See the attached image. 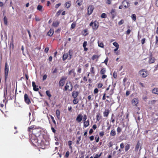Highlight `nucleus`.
Masks as SVG:
<instances>
[{"mask_svg": "<svg viewBox=\"0 0 158 158\" xmlns=\"http://www.w3.org/2000/svg\"><path fill=\"white\" fill-rule=\"evenodd\" d=\"M69 82H67L65 85L64 86V91H66L67 90H68L69 91Z\"/></svg>", "mask_w": 158, "mask_h": 158, "instance_id": "18", "label": "nucleus"}, {"mask_svg": "<svg viewBox=\"0 0 158 158\" xmlns=\"http://www.w3.org/2000/svg\"><path fill=\"white\" fill-rule=\"evenodd\" d=\"M24 101L27 104L29 105L31 103V101L28 97V95L27 94H24Z\"/></svg>", "mask_w": 158, "mask_h": 158, "instance_id": "8", "label": "nucleus"}, {"mask_svg": "<svg viewBox=\"0 0 158 158\" xmlns=\"http://www.w3.org/2000/svg\"><path fill=\"white\" fill-rule=\"evenodd\" d=\"M68 145H69V148L71 149H72V147L71 146V145L72 144V142L71 141H69V142H68Z\"/></svg>", "mask_w": 158, "mask_h": 158, "instance_id": "62", "label": "nucleus"}, {"mask_svg": "<svg viewBox=\"0 0 158 158\" xmlns=\"http://www.w3.org/2000/svg\"><path fill=\"white\" fill-rule=\"evenodd\" d=\"M117 131L118 133H119L121 131L122 129L120 127H118L117 128Z\"/></svg>", "mask_w": 158, "mask_h": 158, "instance_id": "63", "label": "nucleus"}, {"mask_svg": "<svg viewBox=\"0 0 158 158\" xmlns=\"http://www.w3.org/2000/svg\"><path fill=\"white\" fill-rule=\"evenodd\" d=\"M125 2H126L127 4V5H124V7L125 8H128L130 6V3H129L126 0H124L123 1L122 4L123 5L124 4Z\"/></svg>", "mask_w": 158, "mask_h": 158, "instance_id": "21", "label": "nucleus"}, {"mask_svg": "<svg viewBox=\"0 0 158 158\" xmlns=\"http://www.w3.org/2000/svg\"><path fill=\"white\" fill-rule=\"evenodd\" d=\"M71 6V2L70 1H68L64 4V6L67 9L69 8Z\"/></svg>", "mask_w": 158, "mask_h": 158, "instance_id": "17", "label": "nucleus"}, {"mask_svg": "<svg viewBox=\"0 0 158 158\" xmlns=\"http://www.w3.org/2000/svg\"><path fill=\"white\" fill-rule=\"evenodd\" d=\"M11 46H12V48H14V44H13V37L12 36V38H11V42L10 43V47H11Z\"/></svg>", "mask_w": 158, "mask_h": 158, "instance_id": "48", "label": "nucleus"}, {"mask_svg": "<svg viewBox=\"0 0 158 158\" xmlns=\"http://www.w3.org/2000/svg\"><path fill=\"white\" fill-rule=\"evenodd\" d=\"M109 113V110L108 109H106L103 112V115L104 117H107Z\"/></svg>", "mask_w": 158, "mask_h": 158, "instance_id": "23", "label": "nucleus"}, {"mask_svg": "<svg viewBox=\"0 0 158 158\" xmlns=\"http://www.w3.org/2000/svg\"><path fill=\"white\" fill-rule=\"evenodd\" d=\"M37 136H36L34 134H29V139L30 141H31V139H35L37 138Z\"/></svg>", "mask_w": 158, "mask_h": 158, "instance_id": "20", "label": "nucleus"}, {"mask_svg": "<svg viewBox=\"0 0 158 158\" xmlns=\"http://www.w3.org/2000/svg\"><path fill=\"white\" fill-rule=\"evenodd\" d=\"M124 22V21L123 19L121 20L120 21H119L118 23V24L119 25H120L123 23Z\"/></svg>", "mask_w": 158, "mask_h": 158, "instance_id": "61", "label": "nucleus"}, {"mask_svg": "<svg viewBox=\"0 0 158 158\" xmlns=\"http://www.w3.org/2000/svg\"><path fill=\"white\" fill-rule=\"evenodd\" d=\"M102 116L100 113H98L96 116L97 120L98 121H99L101 118Z\"/></svg>", "mask_w": 158, "mask_h": 158, "instance_id": "39", "label": "nucleus"}, {"mask_svg": "<svg viewBox=\"0 0 158 158\" xmlns=\"http://www.w3.org/2000/svg\"><path fill=\"white\" fill-rule=\"evenodd\" d=\"M35 128L34 125H32L28 128L27 130L29 132V134H32V131Z\"/></svg>", "mask_w": 158, "mask_h": 158, "instance_id": "16", "label": "nucleus"}, {"mask_svg": "<svg viewBox=\"0 0 158 158\" xmlns=\"http://www.w3.org/2000/svg\"><path fill=\"white\" fill-rule=\"evenodd\" d=\"M139 146L140 143L139 141L137 143L135 147V150L136 152H137L138 151L139 148Z\"/></svg>", "mask_w": 158, "mask_h": 158, "instance_id": "26", "label": "nucleus"}, {"mask_svg": "<svg viewBox=\"0 0 158 158\" xmlns=\"http://www.w3.org/2000/svg\"><path fill=\"white\" fill-rule=\"evenodd\" d=\"M41 138H40V141L38 142L37 146H39L41 148L44 149L45 148V146L47 145L46 143L47 142L46 141L45 139L43 138L42 135H41Z\"/></svg>", "mask_w": 158, "mask_h": 158, "instance_id": "1", "label": "nucleus"}, {"mask_svg": "<svg viewBox=\"0 0 158 158\" xmlns=\"http://www.w3.org/2000/svg\"><path fill=\"white\" fill-rule=\"evenodd\" d=\"M84 33L83 34V35L85 36H86L88 34V33L87 32L88 30L87 29H85L84 30Z\"/></svg>", "mask_w": 158, "mask_h": 158, "instance_id": "51", "label": "nucleus"}, {"mask_svg": "<svg viewBox=\"0 0 158 158\" xmlns=\"http://www.w3.org/2000/svg\"><path fill=\"white\" fill-rule=\"evenodd\" d=\"M100 56V55H94L92 57L93 60H95L96 59H98Z\"/></svg>", "mask_w": 158, "mask_h": 158, "instance_id": "35", "label": "nucleus"}, {"mask_svg": "<svg viewBox=\"0 0 158 158\" xmlns=\"http://www.w3.org/2000/svg\"><path fill=\"white\" fill-rule=\"evenodd\" d=\"M124 147V144L123 143H121L120 144V148L121 149H123Z\"/></svg>", "mask_w": 158, "mask_h": 158, "instance_id": "64", "label": "nucleus"}, {"mask_svg": "<svg viewBox=\"0 0 158 158\" xmlns=\"http://www.w3.org/2000/svg\"><path fill=\"white\" fill-rule=\"evenodd\" d=\"M9 67L7 62H6L5 66V80L6 81L8 76Z\"/></svg>", "mask_w": 158, "mask_h": 158, "instance_id": "4", "label": "nucleus"}, {"mask_svg": "<svg viewBox=\"0 0 158 158\" xmlns=\"http://www.w3.org/2000/svg\"><path fill=\"white\" fill-rule=\"evenodd\" d=\"M130 145L129 144H127L125 147V152L127 151L130 148Z\"/></svg>", "mask_w": 158, "mask_h": 158, "instance_id": "43", "label": "nucleus"}, {"mask_svg": "<svg viewBox=\"0 0 158 158\" xmlns=\"http://www.w3.org/2000/svg\"><path fill=\"white\" fill-rule=\"evenodd\" d=\"M76 22H74L71 24V26L70 27L71 29H73L76 26Z\"/></svg>", "mask_w": 158, "mask_h": 158, "instance_id": "32", "label": "nucleus"}, {"mask_svg": "<svg viewBox=\"0 0 158 158\" xmlns=\"http://www.w3.org/2000/svg\"><path fill=\"white\" fill-rule=\"evenodd\" d=\"M133 105L136 106L138 103V100L137 98H134L131 101Z\"/></svg>", "mask_w": 158, "mask_h": 158, "instance_id": "13", "label": "nucleus"}, {"mask_svg": "<svg viewBox=\"0 0 158 158\" xmlns=\"http://www.w3.org/2000/svg\"><path fill=\"white\" fill-rule=\"evenodd\" d=\"M114 114H112L111 115L110 118V122H111L113 123H114L115 122V118H114Z\"/></svg>", "mask_w": 158, "mask_h": 158, "instance_id": "38", "label": "nucleus"}, {"mask_svg": "<svg viewBox=\"0 0 158 158\" xmlns=\"http://www.w3.org/2000/svg\"><path fill=\"white\" fill-rule=\"evenodd\" d=\"M155 58L152 56V54H151L149 59V63L152 64L154 63L155 61Z\"/></svg>", "mask_w": 158, "mask_h": 158, "instance_id": "15", "label": "nucleus"}, {"mask_svg": "<svg viewBox=\"0 0 158 158\" xmlns=\"http://www.w3.org/2000/svg\"><path fill=\"white\" fill-rule=\"evenodd\" d=\"M94 9V7L92 5L89 6L88 8V14L89 15H90L93 12Z\"/></svg>", "mask_w": 158, "mask_h": 158, "instance_id": "10", "label": "nucleus"}, {"mask_svg": "<svg viewBox=\"0 0 158 158\" xmlns=\"http://www.w3.org/2000/svg\"><path fill=\"white\" fill-rule=\"evenodd\" d=\"M67 79V77H62L59 81V86H63L65 83V81Z\"/></svg>", "mask_w": 158, "mask_h": 158, "instance_id": "6", "label": "nucleus"}, {"mask_svg": "<svg viewBox=\"0 0 158 158\" xmlns=\"http://www.w3.org/2000/svg\"><path fill=\"white\" fill-rule=\"evenodd\" d=\"M87 45V42L86 41H85L83 43V48H84V50L85 51H87L88 49L87 48H86V47Z\"/></svg>", "mask_w": 158, "mask_h": 158, "instance_id": "19", "label": "nucleus"}, {"mask_svg": "<svg viewBox=\"0 0 158 158\" xmlns=\"http://www.w3.org/2000/svg\"><path fill=\"white\" fill-rule=\"evenodd\" d=\"M113 44L116 48H118L119 47L118 44L116 42L113 43Z\"/></svg>", "mask_w": 158, "mask_h": 158, "instance_id": "53", "label": "nucleus"}, {"mask_svg": "<svg viewBox=\"0 0 158 158\" xmlns=\"http://www.w3.org/2000/svg\"><path fill=\"white\" fill-rule=\"evenodd\" d=\"M62 11V10H60L58 11L56 13V16L57 17H58V16H59L60 15Z\"/></svg>", "mask_w": 158, "mask_h": 158, "instance_id": "45", "label": "nucleus"}, {"mask_svg": "<svg viewBox=\"0 0 158 158\" xmlns=\"http://www.w3.org/2000/svg\"><path fill=\"white\" fill-rule=\"evenodd\" d=\"M53 31L50 29L48 32L47 34L50 36H52L53 33Z\"/></svg>", "mask_w": 158, "mask_h": 158, "instance_id": "36", "label": "nucleus"}, {"mask_svg": "<svg viewBox=\"0 0 158 158\" xmlns=\"http://www.w3.org/2000/svg\"><path fill=\"white\" fill-rule=\"evenodd\" d=\"M103 85V84L101 83H99L98 85V88H102Z\"/></svg>", "mask_w": 158, "mask_h": 158, "instance_id": "56", "label": "nucleus"}, {"mask_svg": "<svg viewBox=\"0 0 158 158\" xmlns=\"http://www.w3.org/2000/svg\"><path fill=\"white\" fill-rule=\"evenodd\" d=\"M136 17V15L135 14H134L132 15L131 18L134 21H135Z\"/></svg>", "mask_w": 158, "mask_h": 158, "instance_id": "46", "label": "nucleus"}, {"mask_svg": "<svg viewBox=\"0 0 158 158\" xmlns=\"http://www.w3.org/2000/svg\"><path fill=\"white\" fill-rule=\"evenodd\" d=\"M72 73H73L74 74V76H75L76 73L74 72V70L73 69H72L70 71L69 73V75H71Z\"/></svg>", "mask_w": 158, "mask_h": 158, "instance_id": "44", "label": "nucleus"}, {"mask_svg": "<svg viewBox=\"0 0 158 158\" xmlns=\"http://www.w3.org/2000/svg\"><path fill=\"white\" fill-rule=\"evenodd\" d=\"M110 135L112 136H114L116 135V131L114 129L112 130L110 133Z\"/></svg>", "mask_w": 158, "mask_h": 158, "instance_id": "33", "label": "nucleus"}, {"mask_svg": "<svg viewBox=\"0 0 158 158\" xmlns=\"http://www.w3.org/2000/svg\"><path fill=\"white\" fill-rule=\"evenodd\" d=\"M110 14L112 16V19H114L117 13L115 9H112L110 12Z\"/></svg>", "mask_w": 158, "mask_h": 158, "instance_id": "9", "label": "nucleus"}, {"mask_svg": "<svg viewBox=\"0 0 158 158\" xmlns=\"http://www.w3.org/2000/svg\"><path fill=\"white\" fill-rule=\"evenodd\" d=\"M127 81V78L126 77H125L124 78L123 80V85L125 86L126 85L125 84V82H126V81Z\"/></svg>", "mask_w": 158, "mask_h": 158, "instance_id": "47", "label": "nucleus"}, {"mask_svg": "<svg viewBox=\"0 0 158 158\" xmlns=\"http://www.w3.org/2000/svg\"><path fill=\"white\" fill-rule=\"evenodd\" d=\"M68 53H64L63 56V60H65L68 58Z\"/></svg>", "mask_w": 158, "mask_h": 158, "instance_id": "28", "label": "nucleus"}, {"mask_svg": "<svg viewBox=\"0 0 158 158\" xmlns=\"http://www.w3.org/2000/svg\"><path fill=\"white\" fill-rule=\"evenodd\" d=\"M46 93L49 99H50L51 97V95L50 94V92L48 90H47L46 92Z\"/></svg>", "mask_w": 158, "mask_h": 158, "instance_id": "42", "label": "nucleus"}, {"mask_svg": "<svg viewBox=\"0 0 158 158\" xmlns=\"http://www.w3.org/2000/svg\"><path fill=\"white\" fill-rule=\"evenodd\" d=\"M99 90L97 88H95L94 91V93L96 94L98 92Z\"/></svg>", "mask_w": 158, "mask_h": 158, "instance_id": "60", "label": "nucleus"}, {"mask_svg": "<svg viewBox=\"0 0 158 158\" xmlns=\"http://www.w3.org/2000/svg\"><path fill=\"white\" fill-rule=\"evenodd\" d=\"M82 0H77L76 3H77L78 6H81L82 4Z\"/></svg>", "mask_w": 158, "mask_h": 158, "instance_id": "30", "label": "nucleus"}, {"mask_svg": "<svg viewBox=\"0 0 158 158\" xmlns=\"http://www.w3.org/2000/svg\"><path fill=\"white\" fill-rule=\"evenodd\" d=\"M106 69L105 68H103L100 71V73L101 74H103L106 72Z\"/></svg>", "mask_w": 158, "mask_h": 158, "instance_id": "41", "label": "nucleus"}, {"mask_svg": "<svg viewBox=\"0 0 158 158\" xmlns=\"http://www.w3.org/2000/svg\"><path fill=\"white\" fill-rule=\"evenodd\" d=\"M101 17L102 18H106L107 17L106 14L105 13H103L101 15Z\"/></svg>", "mask_w": 158, "mask_h": 158, "instance_id": "49", "label": "nucleus"}, {"mask_svg": "<svg viewBox=\"0 0 158 158\" xmlns=\"http://www.w3.org/2000/svg\"><path fill=\"white\" fill-rule=\"evenodd\" d=\"M152 93L158 95V88H155L152 90Z\"/></svg>", "mask_w": 158, "mask_h": 158, "instance_id": "40", "label": "nucleus"}, {"mask_svg": "<svg viewBox=\"0 0 158 158\" xmlns=\"http://www.w3.org/2000/svg\"><path fill=\"white\" fill-rule=\"evenodd\" d=\"M59 22L58 21L53 22L52 23V26L54 27H57L59 24Z\"/></svg>", "mask_w": 158, "mask_h": 158, "instance_id": "25", "label": "nucleus"}, {"mask_svg": "<svg viewBox=\"0 0 158 158\" xmlns=\"http://www.w3.org/2000/svg\"><path fill=\"white\" fill-rule=\"evenodd\" d=\"M95 139L96 140V142L98 143L99 141V137L98 135H97L95 137Z\"/></svg>", "mask_w": 158, "mask_h": 158, "instance_id": "55", "label": "nucleus"}, {"mask_svg": "<svg viewBox=\"0 0 158 158\" xmlns=\"http://www.w3.org/2000/svg\"><path fill=\"white\" fill-rule=\"evenodd\" d=\"M77 139H78L76 141V143L77 144H79V142L81 140V136H80L78 137Z\"/></svg>", "mask_w": 158, "mask_h": 158, "instance_id": "58", "label": "nucleus"}, {"mask_svg": "<svg viewBox=\"0 0 158 158\" xmlns=\"http://www.w3.org/2000/svg\"><path fill=\"white\" fill-rule=\"evenodd\" d=\"M3 21H4V23L5 24V25L6 26L8 24V21H7V19L6 16H5L4 17V19H3Z\"/></svg>", "mask_w": 158, "mask_h": 158, "instance_id": "34", "label": "nucleus"}, {"mask_svg": "<svg viewBox=\"0 0 158 158\" xmlns=\"http://www.w3.org/2000/svg\"><path fill=\"white\" fill-rule=\"evenodd\" d=\"M69 56L68 57V59L69 60H70L73 55V51L71 50H69Z\"/></svg>", "mask_w": 158, "mask_h": 158, "instance_id": "24", "label": "nucleus"}, {"mask_svg": "<svg viewBox=\"0 0 158 158\" xmlns=\"http://www.w3.org/2000/svg\"><path fill=\"white\" fill-rule=\"evenodd\" d=\"M69 86H70V89L69 90V91H71L73 89V86L72 84L70 81L69 82Z\"/></svg>", "mask_w": 158, "mask_h": 158, "instance_id": "52", "label": "nucleus"}, {"mask_svg": "<svg viewBox=\"0 0 158 158\" xmlns=\"http://www.w3.org/2000/svg\"><path fill=\"white\" fill-rule=\"evenodd\" d=\"M40 137H39V138H37L34 139H32V140L31 139L30 142L33 145L37 146V145L38 143V142L39 141H40Z\"/></svg>", "mask_w": 158, "mask_h": 158, "instance_id": "7", "label": "nucleus"}, {"mask_svg": "<svg viewBox=\"0 0 158 158\" xmlns=\"http://www.w3.org/2000/svg\"><path fill=\"white\" fill-rule=\"evenodd\" d=\"M60 111L59 110H57L56 111V115L58 119L60 118Z\"/></svg>", "mask_w": 158, "mask_h": 158, "instance_id": "27", "label": "nucleus"}, {"mask_svg": "<svg viewBox=\"0 0 158 158\" xmlns=\"http://www.w3.org/2000/svg\"><path fill=\"white\" fill-rule=\"evenodd\" d=\"M114 88L110 90V94H109L110 96H111L113 94V93H114Z\"/></svg>", "mask_w": 158, "mask_h": 158, "instance_id": "59", "label": "nucleus"}, {"mask_svg": "<svg viewBox=\"0 0 158 158\" xmlns=\"http://www.w3.org/2000/svg\"><path fill=\"white\" fill-rule=\"evenodd\" d=\"M113 76L114 78H116L117 76V73L116 71H114L113 73Z\"/></svg>", "mask_w": 158, "mask_h": 158, "instance_id": "54", "label": "nucleus"}, {"mask_svg": "<svg viewBox=\"0 0 158 158\" xmlns=\"http://www.w3.org/2000/svg\"><path fill=\"white\" fill-rule=\"evenodd\" d=\"M82 118L83 116L82 114H79L77 116L76 120L77 122L79 123L82 121Z\"/></svg>", "mask_w": 158, "mask_h": 158, "instance_id": "12", "label": "nucleus"}, {"mask_svg": "<svg viewBox=\"0 0 158 158\" xmlns=\"http://www.w3.org/2000/svg\"><path fill=\"white\" fill-rule=\"evenodd\" d=\"M41 130L40 128H35V129H33L32 131V134H34L35 135L41 137V135H40L41 134Z\"/></svg>", "mask_w": 158, "mask_h": 158, "instance_id": "3", "label": "nucleus"}, {"mask_svg": "<svg viewBox=\"0 0 158 158\" xmlns=\"http://www.w3.org/2000/svg\"><path fill=\"white\" fill-rule=\"evenodd\" d=\"M90 70L91 73L94 75L95 73V68L94 67L91 66Z\"/></svg>", "mask_w": 158, "mask_h": 158, "instance_id": "29", "label": "nucleus"}, {"mask_svg": "<svg viewBox=\"0 0 158 158\" xmlns=\"http://www.w3.org/2000/svg\"><path fill=\"white\" fill-rule=\"evenodd\" d=\"M99 25V23L97 20L94 22L92 21L89 24V26H92V28L94 30H97L98 27Z\"/></svg>", "mask_w": 158, "mask_h": 158, "instance_id": "2", "label": "nucleus"}, {"mask_svg": "<svg viewBox=\"0 0 158 158\" xmlns=\"http://www.w3.org/2000/svg\"><path fill=\"white\" fill-rule=\"evenodd\" d=\"M89 125V120L88 119L86 121H84L83 122V127L86 128L88 127Z\"/></svg>", "mask_w": 158, "mask_h": 158, "instance_id": "14", "label": "nucleus"}, {"mask_svg": "<svg viewBox=\"0 0 158 158\" xmlns=\"http://www.w3.org/2000/svg\"><path fill=\"white\" fill-rule=\"evenodd\" d=\"M98 46L100 47L103 48L104 47V45L103 44L102 42L99 43V42H98Z\"/></svg>", "mask_w": 158, "mask_h": 158, "instance_id": "50", "label": "nucleus"}, {"mask_svg": "<svg viewBox=\"0 0 158 158\" xmlns=\"http://www.w3.org/2000/svg\"><path fill=\"white\" fill-rule=\"evenodd\" d=\"M80 93L78 91H74L72 93V96L73 98H77Z\"/></svg>", "mask_w": 158, "mask_h": 158, "instance_id": "11", "label": "nucleus"}, {"mask_svg": "<svg viewBox=\"0 0 158 158\" xmlns=\"http://www.w3.org/2000/svg\"><path fill=\"white\" fill-rule=\"evenodd\" d=\"M94 95L92 94L91 95H89L87 97V99L89 101H91L93 99Z\"/></svg>", "mask_w": 158, "mask_h": 158, "instance_id": "31", "label": "nucleus"}, {"mask_svg": "<svg viewBox=\"0 0 158 158\" xmlns=\"http://www.w3.org/2000/svg\"><path fill=\"white\" fill-rule=\"evenodd\" d=\"M33 88L34 90L35 91H38L39 89V88H38V87L36 86V85L34 86V87H33Z\"/></svg>", "mask_w": 158, "mask_h": 158, "instance_id": "57", "label": "nucleus"}, {"mask_svg": "<svg viewBox=\"0 0 158 158\" xmlns=\"http://www.w3.org/2000/svg\"><path fill=\"white\" fill-rule=\"evenodd\" d=\"M139 73L143 77H146L148 75V73L145 69H142L139 71Z\"/></svg>", "mask_w": 158, "mask_h": 158, "instance_id": "5", "label": "nucleus"}, {"mask_svg": "<svg viewBox=\"0 0 158 158\" xmlns=\"http://www.w3.org/2000/svg\"><path fill=\"white\" fill-rule=\"evenodd\" d=\"M43 7L42 5H39L37 7V9L40 12H42L43 11Z\"/></svg>", "mask_w": 158, "mask_h": 158, "instance_id": "22", "label": "nucleus"}, {"mask_svg": "<svg viewBox=\"0 0 158 158\" xmlns=\"http://www.w3.org/2000/svg\"><path fill=\"white\" fill-rule=\"evenodd\" d=\"M74 99L73 100V102L74 104H76L78 103L79 102V100L77 98H73Z\"/></svg>", "mask_w": 158, "mask_h": 158, "instance_id": "37", "label": "nucleus"}]
</instances>
